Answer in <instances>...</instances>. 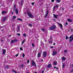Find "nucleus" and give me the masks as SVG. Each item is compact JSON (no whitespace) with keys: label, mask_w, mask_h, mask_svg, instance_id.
I'll list each match as a JSON object with an SVG mask.
<instances>
[{"label":"nucleus","mask_w":73,"mask_h":73,"mask_svg":"<svg viewBox=\"0 0 73 73\" xmlns=\"http://www.w3.org/2000/svg\"><path fill=\"white\" fill-rule=\"evenodd\" d=\"M56 25H54L52 26V27H50L49 28V29H50L51 31H52V30H53V29H56Z\"/></svg>","instance_id":"nucleus-1"},{"label":"nucleus","mask_w":73,"mask_h":73,"mask_svg":"<svg viewBox=\"0 0 73 73\" xmlns=\"http://www.w3.org/2000/svg\"><path fill=\"white\" fill-rule=\"evenodd\" d=\"M27 15H29V16L30 18H33V15L30 13L29 12H27Z\"/></svg>","instance_id":"nucleus-2"},{"label":"nucleus","mask_w":73,"mask_h":73,"mask_svg":"<svg viewBox=\"0 0 73 73\" xmlns=\"http://www.w3.org/2000/svg\"><path fill=\"white\" fill-rule=\"evenodd\" d=\"M31 62L32 65H33L34 66H36V64L35 62V61L32 60L31 61Z\"/></svg>","instance_id":"nucleus-3"},{"label":"nucleus","mask_w":73,"mask_h":73,"mask_svg":"<svg viewBox=\"0 0 73 73\" xmlns=\"http://www.w3.org/2000/svg\"><path fill=\"white\" fill-rule=\"evenodd\" d=\"M7 13V12L6 11H2L1 13L3 15H5V14H6Z\"/></svg>","instance_id":"nucleus-4"},{"label":"nucleus","mask_w":73,"mask_h":73,"mask_svg":"<svg viewBox=\"0 0 73 73\" xmlns=\"http://www.w3.org/2000/svg\"><path fill=\"white\" fill-rule=\"evenodd\" d=\"M57 54V51H54L53 52L52 56H55Z\"/></svg>","instance_id":"nucleus-5"},{"label":"nucleus","mask_w":73,"mask_h":73,"mask_svg":"<svg viewBox=\"0 0 73 73\" xmlns=\"http://www.w3.org/2000/svg\"><path fill=\"white\" fill-rule=\"evenodd\" d=\"M5 52H6V50L3 49V53H2L4 55V54H5Z\"/></svg>","instance_id":"nucleus-6"},{"label":"nucleus","mask_w":73,"mask_h":73,"mask_svg":"<svg viewBox=\"0 0 73 73\" xmlns=\"http://www.w3.org/2000/svg\"><path fill=\"white\" fill-rule=\"evenodd\" d=\"M20 26H18V29L17 30V31L18 32H20Z\"/></svg>","instance_id":"nucleus-7"},{"label":"nucleus","mask_w":73,"mask_h":73,"mask_svg":"<svg viewBox=\"0 0 73 73\" xmlns=\"http://www.w3.org/2000/svg\"><path fill=\"white\" fill-rule=\"evenodd\" d=\"M43 56L44 57H46V52H43Z\"/></svg>","instance_id":"nucleus-8"},{"label":"nucleus","mask_w":73,"mask_h":73,"mask_svg":"<svg viewBox=\"0 0 73 73\" xmlns=\"http://www.w3.org/2000/svg\"><path fill=\"white\" fill-rule=\"evenodd\" d=\"M7 20V17H5L3 18V19L2 20L4 21H5V20Z\"/></svg>","instance_id":"nucleus-9"},{"label":"nucleus","mask_w":73,"mask_h":73,"mask_svg":"<svg viewBox=\"0 0 73 73\" xmlns=\"http://www.w3.org/2000/svg\"><path fill=\"white\" fill-rule=\"evenodd\" d=\"M52 65H51V64H48L47 66V67L48 68H50V67Z\"/></svg>","instance_id":"nucleus-10"},{"label":"nucleus","mask_w":73,"mask_h":73,"mask_svg":"<svg viewBox=\"0 0 73 73\" xmlns=\"http://www.w3.org/2000/svg\"><path fill=\"white\" fill-rule=\"evenodd\" d=\"M48 41L49 43L50 44H52V40H48Z\"/></svg>","instance_id":"nucleus-11"},{"label":"nucleus","mask_w":73,"mask_h":73,"mask_svg":"<svg viewBox=\"0 0 73 73\" xmlns=\"http://www.w3.org/2000/svg\"><path fill=\"white\" fill-rule=\"evenodd\" d=\"M53 15H54V18H55V19H57V16H58L54 14H53Z\"/></svg>","instance_id":"nucleus-12"},{"label":"nucleus","mask_w":73,"mask_h":73,"mask_svg":"<svg viewBox=\"0 0 73 73\" xmlns=\"http://www.w3.org/2000/svg\"><path fill=\"white\" fill-rule=\"evenodd\" d=\"M58 24L59 25V26L60 27H62V24H60L59 23H58Z\"/></svg>","instance_id":"nucleus-13"},{"label":"nucleus","mask_w":73,"mask_h":73,"mask_svg":"<svg viewBox=\"0 0 73 73\" xmlns=\"http://www.w3.org/2000/svg\"><path fill=\"white\" fill-rule=\"evenodd\" d=\"M40 56H41V54H40V53H38V58H39L40 57Z\"/></svg>","instance_id":"nucleus-14"},{"label":"nucleus","mask_w":73,"mask_h":73,"mask_svg":"<svg viewBox=\"0 0 73 73\" xmlns=\"http://www.w3.org/2000/svg\"><path fill=\"white\" fill-rule=\"evenodd\" d=\"M15 12L16 14H17L18 13V10H17V8H16L15 9Z\"/></svg>","instance_id":"nucleus-15"},{"label":"nucleus","mask_w":73,"mask_h":73,"mask_svg":"<svg viewBox=\"0 0 73 73\" xmlns=\"http://www.w3.org/2000/svg\"><path fill=\"white\" fill-rule=\"evenodd\" d=\"M24 0H21V5H22V4H23V3H24Z\"/></svg>","instance_id":"nucleus-16"},{"label":"nucleus","mask_w":73,"mask_h":73,"mask_svg":"<svg viewBox=\"0 0 73 73\" xmlns=\"http://www.w3.org/2000/svg\"><path fill=\"white\" fill-rule=\"evenodd\" d=\"M56 3H59L61 2V1H60V0H56Z\"/></svg>","instance_id":"nucleus-17"},{"label":"nucleus","mask_w":73,"mask_h":73,"mask_svg":"<svg viewBox=\"0 0 73 73\" xmlns=\"http://www.w3.org/2000/svg\"><path fill=\"white\" fill-rule=\"evenodd\" d=\"M67 20L68 21H69V22H72V20L70 19H68Z\"/></svg>","instance_id":"nucleus-18"},{"label":"nucleus","mask_w":73,"mask_h":73,"mask_svg":"<svg viewBox=\"0 0 73 73\" xmlns=\"http://www.w3.org/2000/svg\"><path fill=\"white\" fill-rule=\"evenodd\" d=\"M25 42V40H23L22 41V43H21V45H23L24 44V43Z\"/></svg>","instance_id":"nucleus-19"},{"label":"nucleus","mask_w":73,"mask_h":73,"mask_svg":"<svg viewBox=\"0 0 73 73\" xmlns=\"http://www.w3.org/2000/svg\"><path fill=\"white\" fill-rule=\"evenodd\" d=\"M62 60H66V58H65V57H63L62 58Z\"/></svg>","instance_id":"nucleus-20"},{"label":"nucleus","mask_w":73,"mask_h":73,"mask_svg":"<svg viewBox=\"0 0 73 73\" xmlns=\"http://www.w3.org/2000/svg\"><path fill=\"white\" fill-rule=\"evenodd\" d=\"M59 6V5H58L57 4L56 6H54V7H55L56 8H58Z\"/></svg>","instance_id":"nucleus-21"},{"label":"nucleus","mask_w":73,"mask_h":73,"mask_svg":"<svg viewBox=\"0 0 73 73\" xmlns=\"http://www.w3.org/2000/svg\"><path fill=\"white\" fill-rule=\"evenodd\" d=\"M41 45L42 46H44V43H41Z\"/></svg>","instance_id":"nucleus-22"},{"label":"nucleus","mask_w":73,"mask_h":73,"mask_svg":"<svg viewBox=\"0 0 73 73\" xmlns=\"http://www.w3.org/2000/svg\"><path fill=\"white\" fill-rule=\"evenodd\" d=\"M16 18V16H13V19H15Z\"/></svg>","instance_id":"nucleus-23"},{"label":"nucleus","mask_w":73,"mask_h":73,"mask_svg":"<svg viewBox=\"0 0 73 73\" xmlns=\"http://www.w3.org/2000/svg\"><path fill=\"white\" fill-rule=\"evenodd\" d=\"M54 65H57V62H54Z\"/></svg>","instance_id":"nucleus-24"},{"label":"nucleus","mask_w":73,"mask_h":73,"mask_svg":"<svg viewBox=\"0 0 73 73\" xmlns=\"http://www.w3.org/2000/svg\"><path fill=\"white\" fill-rule=\"evenodd\" d=\"M48 40H52V37L50 36V38Z\"/></svg>","instance_id":"nucleus-25"},{"label":"nucleus","mask_w":73,"mask_h":73,"mask_svg":"<svg viewBox=\"0 0 73 73\" xmlns=\"http://www.w3.org/2000/svg\"><path fill=\"white\" fill-rule=\"evenodd\" d=\"M31 45H32V46L33 47H34L35 46V44H33V43H32Z\"/></svg>","instance_id":"nucleus-26"},{"label":"nucleus","mask_w":73,"mask_h":73,"mask_svg":"<svg viewBox=\"0 0 73 73\" xmlns=\"http://www.w3.org/2000/svg\"><path fill=\"white\" fill-rule=\"evenodd\" d=\"M65 64H64L62 65V67L63 68H64V67H65Z\"/></svg>","instance_id":"nucleus-27"},{"label":"nucleus","mask_w":73,"mask_h":73,"mask_svg":"<svg viewBox=\"0 0 73 73\" xmlns=\"http://www.w3.org/2000/svg\"><path fill=\"white\" fill-rule=\"evenodd\" d=\"M12 70L13 72H14V73H17V72H16L15 71V70Z\"/></svg>","instance_id":"nucleus-28"},{"label":"nucleus","mask_w":73,"mask_h":73,"mask_svg":"<svg viewBox=\"0 0 73 73\" xmlns=\"http://www.w3.org/2000/svg\"><path fill=\"white\" fill-rule=\"evenodd\" d=\"M17 20H20L21 21H23V20H22V19H18Z\"/></svg>","instance_id":"nucleus-29"},{"label":"nucleus","mask_w":73,"mask_h":73,"mask_svg":"<svg viewBox=\"0 0 73 73\" xmlns=\"http://www.w3.org/2000/svg\"><path fill=\"white\" fill-rule=\"evenodd\" d=\"M72 40H72V39H70V40H69V42H72Z\"/></svg>","instance_id":"nucleus-30"},{"label":"nucleus","mask_w":73,"mask_h":73,"mask_svg":"<svg viewBox=\"0 0 73 73\" xmlns=\"http://www.w3.org/2000/svg\"><path fill=\"white\" fill-rule=\"evenodd\" d=\"M55 9H56V7L55 6H54V7L53 8V11H54V10H55Z\"/></svg>","instance_id":"nucleus-31"},{"label":"nucleus","mask_w":73,"mask_h":73,"mask_svg":"<svg viewBox=\"0 0 73 73\" xmlns=\"http://www.w3.org/2000/svg\"><path fill=\"white\" fill-rule=\"evenodd\" d=\"M14 42V40H12L11 41V43L12 44H13V42Z\"/></svg>","instance_id":"nucleus-32"},{"label":"nucleus","mask_w":73,"mask_h":73,"mask_svg":"<svg viewBox=\"0 0 73 73\" xmlns=\"http://www.w3.org/2000/svg\"><path fill=\"white\" fill-rule=\"evenodd\" d=\"M66 40H68V36H66Z\"/></svg>","instance_id":"nucleus-33"},{"label":"nucleus","mask_w":73,"mask_h":73,"mask_svg":"<svg viewBox=\"0 0 73 73\" xmlns=\"http://www.w3.org/2000/svg\"><path fill=\"white\" fill-rule=\"evenodd\" d=\"M46 13L47 15H48L49 14V11H46Z\"/></svg>","instance_id":"nucleus-34"},{"label":"nucleus","mask_w":73,"mask_h":73,"mask_svg":"<svg viewBox=\"0 0 73 73\" xmlns=\"http://www.w3.org/2000/svg\"><path fill=\"white\" fill-rule=\"evenodd\" d=\"M29 59H28L27 60V64H28L29 63Z\"/></svg>","instance_id":"nucleus-35"},{"label":"nucleus","mask_w":73,"mask_h":73,"mask_svg":"<svg viewBox=\"0 0 73 73\" xmlns=\"http://www.w3.org/2000/svg\"><path fill=\"white\" fill-rule=\"evenodd\" d=\"M24 56H25V54H24V53H23V55L22 57H24Z\"/></svg>","instance_id":"nucleus-36"},{"label":"nucleus","mask_w":73,"mask_h":73,"mask_svg":"<svg viewBox=\"0 0 73 73\" xmlns=\"http://www.w3.org/2000/svg\"><path fill=\"white\" fill-rule=\"evenodd\" d=\"M21 68H23V67H24V65L23 64H21Z\"/></svg>","instance_id":"nucleus-37"},{"label":"nucleus","mask_w":73,"mask_h":73,"mask_svg":"<svg viewBox=\"0 0 73 73\" xmlns=\"http://www.w3.org/2000/svg\"><path fill=\"white\" fill-rule=\"evenodd\" d=\"M6 68L7 69H9V66H6Z\"/></svg>","instance_id":"nucleus-38"},{"label":"nucleus","mask_w":73,"mask_h":73,"mask_svg":"<svg viewBox=\"0 0 73 73\" xmlns=\"http://www.w3.org/2000/svg\"><path fill=\"white\" fill-rule=\"evenodd\" d=\"M64 52L65 53H66L67 52V50H64Z\"/></svg>","instance_id":"nucleus-39"},{"label":"nucleus","mask_w":73,"mask_h":73,"mask_svg":"<svg viewBox=\"0 0 73 73\" xmlns=\"http://www.w3.org/2000/svg\"><path fill=\"white\" fill-rule=\"evenodd\" d=\"M73 69H72L71 71V73H73Z\"/></svg>","instance_id":"nucleus-40"},{"label":"nucleus","mask_w":73,"mask_h":73,"mask_svg":"<svg viewBox=\"0 0 73 73\" xmlns=\"http://www.w3.org/2000/svg\"><path fill=\"white\" fill-rule=\"evenodd\" d=\"M23 36H26V34L25 33L23 34Z\"/></svg>","instance_id":"nucleus-41"},{"label":"nucleus","mask_w":73,"mask_h":73,"mask_svg":"<svg viewBox=\"0 0 73 73\" xmlns=\"http://www.w3.org/2000/svg\"><path fill=\"white\" fill-rule=\"evenodd\" d=\"M29 26H32V25L31 24H29Z\"/></svg>","instance_id":"nucleus-42"},{"label":"nucleus","mask_w":73,"mask_h":73,"mask_svg":"<svg viewBox=\"0 0 73 73\" xmlns=\"http://www.w3.org/2000/svg\"><path fill=\"white\" fill-rule=\"evenodd\" d=\"M17 41V39H16L14 40V42H15L16 41Z\"/></svg>","instance_id":"nucleus-43"},{"label":"nucleus","mask_w":73,"mask_h":73,"mask_svg":"<svg viewBox=\"0 0 73 73\" xmlns=\"http://www.w3.org/2000/svg\"><path fill=\"white\" fill-rule=\"evenodd\" d=\"M20 49L21 50H23V48H22V47H21L20 48Z\"/></svg>","instance_id":"nucleus-44"},{"label":"nucleus","mask_w":73,"mask_h":73,"mask_svg":"<svg viewBox=\"0 0 73 73\" xmlns=\"http://www.w3.org/2000/svg\"><path fill=\"white\" fill-rule=\"evenodd\" d=\"M7 2H10V0H6Z\"/></svg>","instance_id":"nucleus-45"},{"label":"nucleus","mask_w":73,"mask_h":73,"mask_svg":"<svg viewBox=\"0 0 73 73\" xmlns=\"http://www.w3.org/2000/svg\"><path fill=\"white\" fill-rule=\"evenodd\" d=\"M19 56V54H16V55H15L16 57H17V56Z\"/></svg>","instance_id":"nucleus-46"},{"label":"nucleus","mask_w":73,"mask_h":73,"mask_svg":"<svg viewBox=\"0 0 73 73\" xmlns=\"http://www.w3.org/2000/svg\"><path fill=\"white\" fill-rule=\"evenodd\" d=\"M42 30L43 31H45V29H42Z\"/></svg>","instance_id":"nucleus-47"},{"label":"nucleus","mask_w":73,"mask_h":73,"mask_svg":"<svg viewBox=\"0 0 73 73\" xmlns=\"http://www.w3.org/2000/svg\"><path fill=\"white\" fill-rule=\"evenodd\" d=\"M10 1V2H12L13 1V0H9Z\"/></svg>","instance_id":"nucleus-48"},{"label":"nucleus","mask_w":73,"mask_h":73,"mask_svg":"<svg viewBox=\"0 0 73 73\" xmlns=\"http://www.w3.org/2000/svg\"><path fill=\"white\" fill-rule=\"evenodd\" d=\"M47 16H48V14H46V15H45V17H47Z\"/></svg>","instance_id":"nucleus-49"},{"label":"nucleus","mask_w":73,"mask_h":73,"mask_svg":"<svg viewBox=\"0 0 73 73\" xmlns=\"http://www.w3.org/2000/svg\"><path fill=\"white\" fill-rule=\"evenodd\" d=\"M31 4H32V5H34V3H32Z\"/></svg>","instance_id":"nucleus-50"},{"label":"nucleus","mask_w":73,"mask_h":73,"mask_svg":"<svg viewBox=\"0 0 73 73\" xmlns=\"http://www.w3.org/2000/svg\"><path fill=\"white\" fill-rule=\"evenodd\" d=\"M17 35H18V36H20V34L18 33Z\"/></svg>","instance_id":"nucleus-51"},{"label":"nucleus","mask_w":73,"mask_h":73,"mask_svg":"<svg viewBox=\"0 0 73 73\" xmlns=\"http://www.w3.org/2000/svg\"><path fill=\"white\" fill-rule=\"evenodd\" d=\"M54 0H51V1H52V2H54Z\"/></svg>","instance_id":"nucleus-52"},{"label":"nucleus","mask_w":73,"mask_h":73,"mask_svg":"<svg viewBox=\"0 0 73 73\" xmlns=\"http://www.w3.org/2000/svg\"><path fill=\"white\" fill-rule=\"evenodd\" d=\"M66 25H68V23H67V22H66Z\"/></svg>","instance_id":"nucleus-53"},{"label":"nucleus","mask_w":73,"mask_h":73,"mask_svg":"<svg viewBox=\"0 0 73 73\" xmlns=\"http://www.w3.org/2000/svg\"><path fill=\"white\" fill-rule=\"evenodd\" d=\"M50 48H53V46H51L50 47Z\"/></svg>","instance_id":"nucleus-54"},{"label":"nucleus","mask_w":73,"mask_h":73,"mask_svg":"<svg viewBox=\"0 0 73 73\" xmlns=\"http://www.w3.org/2000/svg\"><path fill=\"white\" fill-rule=\"evenodd\" d=\"M14 8H16V5H14Z\"/></svg>","instance_id":"nucleus-55"},{"label":"nucleus","mask_w":73,"mask_h":73,"mask_svg":"<svg viewBox=\"0 0 73 73\" xmlns=\"http://www.w3.org/2000/svg\"><path fill=\"white\" fill-rule=\"evenodd\" d=\"M71 31H72V32H73V29H71Z\"/></svg>","instance_id":"nucleus-56"},{"label":"nucleus","mask_w":73,"mask_h":73,"mask_svg":"<svg viewBox=\"0 0 73 73\" xmlns=\"http://www.w3.org/2000/svg\"><path fill=\"white\" fill-rule=\"evenodd\" d=\"M13 9L14 11H15V8L14 7Z\"/></svg>","instance_id":"nucleus-57"},{"label":"nucleus","mask_w":73,"mask_h":73,"mask_svg":"<svg viewBox=\"0 0 73 73\" xmlns=\"http://www.w3.org/2000/svg\"><path fill=\"white\" fill-rule=\"evenodd\" d=\"M62 11L64 10V8H62Z\"/></svg>","instance_id":"nucleus-58"},{"label":"nucleus","mask_w":73,"mask_h":73,"mask_svg":"<svg viewBox=\"0 0 73 73\" xmlns=\"http://www.w3.org/2000/svg\"><path fill=\"white\" fill-rule=\"evenodd\" d=\"M56 44L55 43H54V44H53V45H55V44Z\"/></svg>","instance_id":"nucleus-59"},{"label":"nucleus","mask_w":73,"mask_h":73,"mask_svg":"<svg viewBox=\"0 0 73 73\" xmlns=\"http://www.w3.org/2000/svg\"><path fill=\"white\" fill-rule=\"evenodd\" d=\"M54 68H56V66H55L54 67Z\"/></svg>","instance_id":"nucleus-60"},{"label":"nucleus","mask_w":73,"mask_h":73,"mask_svg":"<svg viewBox=\"0 0 73 73\" xmlns=\"http://www.w3.org/2000/svg\"><path fill=\"white\" fill-rule=\"evenodd\" d=\"M44 71H42V73H44Z\"/></svg>","instance_id":"nucleus-61"},{"label":"nucleus","mask_w":73,"mask_h":73,"mask_svg":"<svg viewBox=\"0 0 73 73\" xmlns=\"http://www.w3.org/2000/svg\"><path fill=\"white\" fill-rule=\"evenodd\" d=\"M56 69H57V70H58V68H56Z\"/></svg>","instance_id":"nucleus-62"},{"label":"nucleus","mask_w":73,"mask_h":73,"mask_svg":"<svg viewBox=\"0 0 73 73\" xmlns=\"http://www.w3.org/2000/svg\"><path fill=\"white\" fill-rule=\"evenodd\" d=\"M41 61H43V60L42 59L41 60Z\"/></svg>","instance_id":"nucleus-63"},{"label":"nucleus","mask_w":73,"mask_h":73,"mask_svg":"<svg viewBox=\"0 0 73 73\" xmlns=\"http://www.w3.org/2000/svg\"><path fill=\"white\" fill-rule=\"evenodd\" d=\"M72 67H73V64H72Z\"/></svg>","instance_id":"nucleus-64"}]
</instances>
